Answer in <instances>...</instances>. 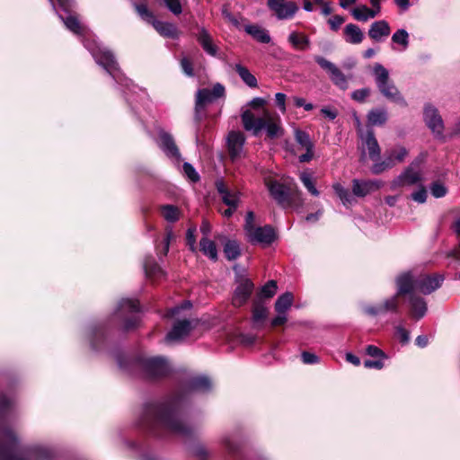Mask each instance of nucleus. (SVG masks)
<instances>
[{"label":"nucleus","instance_id":"7c9ffc66","mask_svg":"<svg viewBox=\"0 0 460 460\" xmlns=\"http://www.w3.org/2000/svg\"><path fill=\"white\" fill-rule=\"evenodd\" d=\"M351 15L358 22H367L376 17V12L372 11L366 4H360L351 10Z\"/></svg>","mask_w":460,"mask_h":460},{"label":"nucleus","instance_id":"39448f33","mask_svg":"<svg viewBox=\"0 0 460 460\" xmlns=\"http://www.w3.org/2000/svg\"><path fill=\"white\" fill-rule=\"evenodd\" d=\"M412 281L408 275H400L396 279L397 292L394 296L387 298L382 305L377 306H367L365 312L370 315H378L386 313H397L399 308V296L412 292Z\"/></svg>","mask_w":460,"mask_h":460},{"label":"nucleus","instance_id":"e2e57ef3","mask_svg":"<svg viewBox=\"0 0 460 460\" xmlns=\"http://www.w3.org/2000/svg\"><path fill=\"white\" fill-rule=\"evenodd\" d=\"M181 69L183 70V72L188 76H193L194 75L192 63H191V61L189 58H181Z\"/></svg>","mask_w":460,"mask_h":460},{"label":"nucleus","instance_id":"ddd939ff","mask_svg":"<svg viewBox=\"0 0 460 460\" xmlns=\"http://www.w3.org/2000/svg\"><path fill=\"white\" fill-rule=\"evenodd\" d=\"M314 60L329 74L332 82L336 86L342 90H346L348 88V80L345 75L333 63L321 56H315Z\"/></svg>","mask_w":460,"mask_h":460},{"label":"nucleus","instance_id":"de8ad7c7","mask_svg":"<svg viewBox=\"0 0 460 460\" xmlns=\"http://www.w3.org/2000/svg\"><path fill=\"white\" fill-rule=\"evenodd\" d=\"M394 165V158L389 156L382 162L375 163L371 168V171L374 174H380L385 170L392 168Z\"/></svg>","mask_w":460,"mask_h":460},{"label":"nucleus","instance_id":"473e14b6","mask_svg":"<svg viewBox=\"0 0 460 460\" xmlns=\"http://www.w3.org/2000/svg\"><path fill=\"white\" fill-rule=\"evenodd\" d=\"M199 247L204 255L208 256L212 261L217 260V251L215 242L207 237H202L199 241Z\"/></svg>","mask_w":460,"mask_h":460},{"label":"nucleus","instance_id":"052dcab7","mask_svg":"<svg viewBox=\"0 0 460 460\" xmlns=\"http://www.w3.org/2000/svg\"><path fill=\"white\" fill-rule=\"evenodd\" d=\"M276 105L279 107V111L284 114L287 111L286 101L287 95L283 93H277L275 95Z\"/></svg>","mask_w":460,"mask_h":460},{"label":"nucleus","instance_id":"69168bd1","mask_svg":"<svg viewBox=\"0 0 460 460\" xmlns=\"http://www.w3.org/2000/svg\"><path fill=\"white\" fill-rule=\"evenodd\" d=\"M191 307V304L190 301H184L180 306H175L171 308L168 313L167 316L172 317L176 315L182 309H189Z\"/></svg>","mask_w":460,"mask_h":460},{"label":"nucleus","instance_id":"f8f14e48","mask_svg":"<svg viewBox=\"0 0 460 460\" xmlns=\"http://www.w3.org/2000/svg\"><path fill=\"white\" fill-rule=\"evenodd\" d=\"M294 138L297 144V149L305 150V153L298 156L300 163L310 162L314 155V144L309 134L300 128L294 129Z\"/></svg>","mask_w":460,"mask_h":460},{"label":"nucleus","instance_id":"13d9d810","mask_svg":"<svg viewBox=\"0 0 460 460\" xmlns=\"http://www.w3.org/2000/svg\"><path fill=\"white\" fill-rule=\"evenodd\" d=\"M385 358L367 359L364 361L366 368L382 369L384 367V360Z\"/></svg>","mask_w":460,"mask_h":460},{"label":"nucleus","instance_id":"8fccbe9b","mask_svg":"<svg viewBox=\"0 0 460 460\" xmlns=\"http://www.w3.org/2000/svg\"><path fill=\"white\" fill-rule=\"evenodd\" d=\"M182 167L184 173L191 181L196 182L199 180L198 172L190 164L184 163Z\"/></svg>","mask_w":460,"mask_h":460},{"label":"nucleus","instance_id":"6e6d98bb","mask_svg":"<svg viewBox=\"0 0 460 460\" xmlns=\"http://www.w3.org/2000/svg\"><path fill=\"white\" fill-rule=\"evenodd\" d=\"M395 334L402 344L408 343L410 340L409 332L402 326L399 325L395 328Z\"/></svg>","mask_w":460,"mask_h":460},{"label":"nucleus","instance_id":"58836bf2","mask_svg":"<svg viewBox=\"0 0 460 460\" xmlns=\"http://www.w3.org/2000/svg\"><path fill=\"white\" fill-rule=\"evenodd\" d=\"M299 179L311 195L314 197H318L320 195V192L315 187L312 173L302 172L299 175Z\"/></svg>","mask_w":460,"mask_h":460},{"label":"nucleus","instance_id":"a211bd4d","mask_svg":"<svg viewBox=\"0 0 460 460\" xmlns=\"http://www.w3.org/2000/svg\"><path fill=\"white\" fill-rule=\"evenodd\" d=\"M424 120L431 131L438 136H442L444 129V123L441 116L438 114V110L427 104L424 108Z\"/></svg>","mask_w":460,"mask_h":460},{"label":"nucleus","instance_id":"680f3d73","mask_svg":"<svg viewBox=\"0 0 460 460\" xmlns=\"http://www.w3.org/2000/svg\"><path fill=\"white\" fill-rule=\"evenodd\" d=\"M222 15L226 20L232 23L235 28L241 29V23L238 18L231 13L226 8L222 10Z\"/></svg>","mask_w":460,"mask_h":460},{"label":"nucleus","instance_id":"864d4df0","mask_svg":"<svg viewBox=\"0 0 460 460\" xmlns=\"http://www.w3.org/2000/svg\"><path fill=\"white\" fill-rule=\"evenodd\" d=\"M430 191L435 198H442L447 194V188L440 182H435L431 185Z\"/></svg>","mask_w":460,"mask_h":460},{"label":"nucleus","instance_id":"423d86ee","mask_svg":"<svg viewBox=\"0 0 460 460\" xmlns=\"http://www.w3.org/2000/svg\"><path fill=\"white\" fill-rule=\"evenodd\" d=\"M254 220V213L252 211L247 212L243 226L247 241L252 244L270 245L277 237L274 228L270 225L256 226Z\"/></svg>","mask_w":460,"mask_h":460},{"label":"nucleus","instance_id":"cd10ccee","mask_svg":"<svg viewBox=\"0 0 460 460\" xmlns=\"http://www.w3.org/2000/svg\"><path fill=\"white\" fill-rule=\"evenodd\" d=\"M246 33L251 35L253 39L261 43H270V36L266 29L261 28L259 25L249 24L244 27Z\"/></svg>","mask_w":460,"mask_h":460},{"label":"nucleus","instance_id":"37998d69","mask_svg":"<svg viewBox=\"0 0 460 460\" xmlns=\"http://www.w3.org/2000/svg\"><path fill=\"white\" fill-rule=\"evenodd\" d=\"M224 252L227 260H235L241 253L239 244L235 241H227L224 247Z\"/></svg>","mask_w":460,"mask_h":460},{"label":"nucleus","instance_id":"e433bc0d","mask_svg":"<svg viewBox=\"0 0 460 460\" xmlns=\"http://www.w3.org/2000/svg\"><path fill=\"white\" fill-rule=\"evenodd\" d=\"M234 69L236 73L239 75V76L242 78V80L250 87H256L257 86V79L256 77L250 73V71L243 66L240 64H236L234 66Z\"/></svg>","mask_w":460,"mask_h":460},{"label":"nucleus","instance_id":"5fc2aeb1","mask_svg":"<svg viewBox=\"0 0 460 460\" xmlns=\"http://www.w3.org/2000/svg\"><path fill=\"white\" fill-rule=\"evenodd\" d=\"M344 22L345 18L341 15H334L328 20L330 28L333 31H337Z\"/></svg>","mask_w":460,"mask_h":460},{"label":"nucleus","instance_id":"f3484780","mask_svg":"<svg viewBox=\"0 0 460 460\" xmlns=\"http://www.w3.org/2000/svg\"><path fill=\"white\" fill-rule=\"evenodd\" d=\"M417 167V165L411 164L403 172L392 181L391 188L394 190L406 185H413L420 181V174Z\"/></svg>","mask_w":460,"mask_h":460},{"label":"nucleus","instance_id":"338daca9","mask_svg":"<svg viewBox=\"0 0 460 460\" xmlns=\"http://www.w3.org/2000/svg\"><path fill=\"white\" fill-rule=\"evenodd\" d=\"M194 232H195V229H188L187 231V234H186V239H187V243H188V245L190 246V249L192 251V252H195L196 251V238H195V234H194Z\"/></svg>","mask_w":460,"mask_h":460},{"label":"nucleus","instance_id":"79ce46f5","mask_svg":"<svg viewBox=\"0 0 460 460\" xmlns=\"http://www.w3.org/2000/svg\"><path fill=\"white\" fill-rule=\"evenodd\" d=\"M63 21L69 31L78 35L84 34V27L80 23L79 20L75 16L69 15Z\"/></svg>","mask_w":460,"mask_h":460},{"label":"nucleus","instance_id":"a19ab883","mask_svg":"<svg viewBox=\"0 0 460 460\" xmlns=\"http://www.w3.org/2000/svg\"><path fill=\"white\" fill-rule=\"evenodd\" d=\"M118 309L121 313H137L140 310V305L137 300L125 298L121 299Z\"/></svg>","mask_w":460,"mask_h":460},{"label":"nucleus","instance_id":"f03ea898","mask_svg":"<svg viewBox=\"0 0 460 460\" xmlns=\"http://www.w3.org/2000/svg\"><path fill=\"white\" fill-rule=\"evenodd\" d=\"M52 456V451L37 446L22 450L13 432L8 429H0V460H45Z\"/></svg>","mask_w":460,"mask_h":460},{"label":"nucleus","instance_id":"f257e3e1","mask_svg":"<svg viewBox=\"0 0 460 460\" xmlns=\"http://www.w3.org/2000/svg\"><path fill=\"white\" fill-rule=\"evenodd\" d=\"M181 396H173L164 402H150L144 407L140 425L150 432L160 436V430L188 437L192 428L179 418Z\"/></svg>","mask_w":460,"mask_h":460},{"label":"nucleus","instance_id":"4468645a","mask_svg":"<svg viewBox=\"0 0 460 460\" xmlns=\"http://www.w3.org/2000/svg\"><path fill=\"white\" fill-rule=\"evenodd\" d=\"M380 180L353 179L351 181L352 194L357 198H365L383 187Z\"/></svg>","mask_w":460,"mask_h":460},{"label":"nucleus","instance_id":"20e7f679","mask_svg":"<svg viewBox=\"0 0 460 460\" xmlns=\"http://www.w3.org/2000/svg\"><path fill=\"white\" fill-rule=\"evenodd\" d=\"M264 183L271 198L282 208H298L303 207V194L297 188L290 190L285 184L271 178H265Z\"/></svg>","mask_w":460,"mask_h":460},{"label":"nucleus","instance_id":"4d7b16f0","mask_svg":"<svg viewBox=\"0 0 460 460\" xmlns=\"http://www.w3.org/2000/svg\"><path fill=\"white\" fill-rule=\"evenodd\" d=\"M172 236H173V234H172V230L167 231L166 235L164 240L163 247L162 248L157 247L158 254H162L164 256H165L167 254V252L169 251L170 241L172 238Z\"/></svg>","mask_w":460,"mask_h":460},{"label":"nucleus","instance_id":"7ed1b4c3","mask_svg":"<svg viewBox=\"0 0 460 460\" xmlns=\"http://www.w3.org/2000/svg\"><path fill=\"white\" fill-rule=\"evenodd\" d=\"M243 128L258 136L262 129L270 139L283 136L284 128L280 117L268 110H263L261 117H256L250 110L244 111L241 115Z\"/></svg>","mask_w":460,"mask_h":460},{"label":"nucleus","instance_id":"1a4fd4ad","mask_svg":"<svg viewBox=\"0 0 460 460\" xmlns=\"http://www.w3.org/2000/svg\"><path fill=\"white\" fill-rule=\"evenodd\" d=\"M226 94L225 86L219 83L213 85L212 89L202 88L199 89L196 93L195 100V112L199 113L204 111L205 107L216 102L217 99L224 97Z\"/></svg>","mask_w":460,"mask_h":460},{"label":"nucleus","instance_id":"c9c22d12","mask_svg":"<svg viewBox=\"0 0 460 460\" xmlns=\"http://www.w3.org/2000/svg\"><path fill=\"white\" fill-rule=\"evenodd\" d=\"M332 189L343 205L348 206L355 202L352 195L340 182L333 183Z\"/></svg>","mask_w":460,"mask_h":460},{"label":"nucleus","instance_id":"2eb2a0df","mask_svg":"<svg viewBox=\"0 0 460 460\" xmlns=\"http://www.w3.org/2000/svg\"><path fill=\"white\" fill-rule=\"evenodd\" d=\"M245 136L241 131H230L226 137L227 150L232 161L240 159L243 153Z\"/></svg>","mask_w":460,"mask_h":460},{"label":"nucleus","instance_id":"bf43d9fd","mask_svg":"<svg viewBox=\"0 0 460 460\" xmlns=\"http://www.w3.org/2000/svg\"><path fill=\"white\" fill-rule=\"evenodd\" d=\"M301 358L304 364L312 365L319 362V357L308 351H304Z\"/></svg>","mask_w":460,"mask_h":460},{"label":"nucleus","instance_id":"2f4dec72","mask_svg":"<svg viewBox=\"0 0 460 460\" xmlns=\"http://www.w3.org/2000/svg\"><path fill=\"white\" fill-rule=\"evenodd\" d=\"M387 120V112L385 109H373L367 114V121L371 126H382Z\"/></svg>","mask_w":460,"mask_h":460},{"label":"nucleus","instance_id":"4be33fe9","mask_svg":"<svg viewBox=\"0 0 460 460\" xmlns=\"http://www.w3.org/2000/svg\"><path fill=\"white\" fill-rule=\"evenodd\" d=\"M217 190L222 201L228 207H238L240 196L238 191H231L226 186L223 180H217L215 183Z\"/></svg>","mask_w":460,"mask_h":460},{"label":"nucleus","instance_id":"49530a36","mask_svg":"<svg viewBox=\"0 0 460 460\" xmlns=\"http://www.w3.org/2000/svg\"><path fill=\"white\" fill-rule=\"evenodd\" d=\"M134 5L141 19L148 23L153 24L156 19L154 13L147 8V6L144 4H135Z\"/></svg>","mask_w":460,"mask_h":460},{"label":"nucleus","instance_id":"0eeeda50","mask_svg":"<svg viewBox=\"0 0 460 460\" xmlns=\"http://www.w3.org/2000/svg\"><path fill=\"white\" fill-rule=\"evenodd\" d=\"M373 75L376 86L383 96L401 106H407L405 99L390 79L389 72L383 65L379 63L375 64Z\"/></svg>","mask_w":460,"mask_h":460},{"label":"nucleus","instance_id":"412c9836","mask_svg":"<svg viewBox=\"0 0 460 460\" xmlns=\"http://www.w3.org/2000/svg\"><path fill=\"white\" fill-rule=\"evenodd\" d=\"M360 138L362 140L364 148L367 150L370 159L373 161L377 160L380 156L381 150L377 140L375 137L373 129H367L366 134H361Z\"/></svg>","mask_w":460,"mask_h":460},{"label":"nucleus","instance_id":"603ef678","mask_svg":"<svg viewBox=\"0 0 460 460\" xmlns=\"http://www.w3.org/2000/svg\"><path fill=\"white\" fill-rule=\"evenodd\" d=\"M366 353L374 358H386V355L384 353V351L375 345L367 346Z\"/></svg>","mask_w":460,"mask_h":460},{"label":"nucleus","instance_id":"6ab92c4d","mask_svg":"<svg viewBox=\"0 0 460 460\" xmlns=\"http://www.w3.org/2000/svg\"><path fill=\"white\" fill-rule=\"evenodd\" d=\"M193 321L180 320L174 323L172 330L167 333L166 341H179L187 337L193 329Z\"/></svg>","mask_w":460,"mask_h":460},{"label":"nucleus","instance_id":"dca6fc26","mask_svg":"<svg viewBox=\"0 0 460 460\" xmlns=\"http://www.w3.org/2000/svg\"><path fill=\"white\" fill-rule=\"evenodd\" d=\"M254 288V285L249 279H243L238 283L237 287L234 289L233 297H232V305L234 307H240L243 305L249 297L251 296Z\"/></svg>","mask_w":460,"mask_h":460},{"label":"nucleus","instance_id":"09e8293b","mask_svg":"<svg viewBox=\"0 0 460 460\" xmlns=\"http://www.w3.org/2000/svg\"><path fill=\"white\" fill-rule=\"evenodd\" d=\"M277 289L276 281L270 280L261 288L260 296L262 298H271L275 296Z\"/></svg>","mask_w":460,"mask_h":460},{"label":"nucleus","instance_id":"f704fd0d","mask_svg":"<svg viewBox=\"0 0 460 460\" xmlns=\"http://www.w3.org/2000/svg\"><path fill=\"white\" fill-rule=\"evenodd\" d=\"M189 388L192 391L206 392L211 388V382L207 376H195L190 379Z\"/></svg>","mask_w":460,"mask_h":460},{"label":"nucleus","instance_id":"72a5a7b5","mask_svg":"<svg viewBox=\"0 0 460 460\" xmlns=\"http://www.w3.org/2000/svg\"><path fill=\"white\" fill-rule=\"evenodd\" d=\"M293 303V295L290 292H286L279 296L275 303V310L278 314L286 313Z\"/></svg>","mask_w":460,"mask_h":460},{"label":"nucleus","instance_id":"4c0bfd02","mask_svg":"<svg viewBox=\"0 0 460 460\" xmlns=\"http://www.w3.org/2000/svg\"><path fill=\"white\" fill-rule=\"evenodd\" d=\"M146 275L148 278H160L164 275L161 267L151 259H146L144 262Z\"/></svg>","mask_w":460,"mask_h":460},{"label":"nucleus","instance_id":"c756f323","mask_svg":"<svg viewBox=\"0 0 460 460\" xmlns=\"http://www.w3.org/2000/svg\"><path fill=\"white\" fill-rule=\"evenodd\" d=\"M410 304L411 307V313L414 318L417 320L422 318L427 312V305L423 298L411 295Z\"/></svg>","mask_w":460,"mask_h":460},{"label":"nucleus","instance_id":"bb28decb","mask_svg":"<svg viewBox=\"0 0 460 460\" xmlns=\"http://www.w3.org/2000/svg\"><path fill=\"white\" fill-rule=\"evenodd\" d=\"M152 25L155 31L164 37L176 39L179 36L176 26L171 22L155 20Z\"/></svg>","mask_w":460,"mask_h":460},{"label":"nucleus","instance_id":"0e129e2a","mask_svg":"<svg viewBox=\"0 0 460 460\" xmlns=\"http://www.w3.org/2000/svg\"><path fill=\"white\" fill-rule=\"evenodd\" d=\"M411 199L418 203H424L427 199V191L424 188L419 189L411 194Z\"/></svg>","mask_w":460,"mask_h":460},{"label":"nucleus","instance_id":"c03bdc74","mask_svg":"<svg viewBox=\"0 0 460 460\" xmlns=\"http://www.w3.org/2000/svg\"><path fill=\"white\" fill-rule=\"evenodd\" d=\"M268 309L261 302H255L252 308V321L261 323L266 319Z\"/></svg>","mask_w":460,"mask_h":460},{"label":"nucleus","instance_id":"c85d7f7f","mask_svg":"<svg viewBox=\"0 0 460 460\" xmlns=\"http://www.w3.org/2000/svg\"><path fill=\"white\" fill-rule=\"evenodd\" d=\"M288 42L292 47L298 50H305L309 48L310 40L309 38L301 32L292 31L288 35Z\"/></svg>","mask_w":460,"mask_h":460},{"label":"nucleus","instance_id":"774afa93","mask_svg":"<svg viewBox=\"0 0 460 460\" xmlns=\"http://www.w3.org/2000/svg\"><path fill=\"white\" fill-rule=\"evenodd\" d=\"M293 101L296 107H303L305 111H311L314 108L312 103H307L302 97H294Z\"/></svg>","mask_w":460,"mask_h":460},{"label":"nucleus","instance_id":"b1692460","mask_svg":"<svg viewBox=\"0 0 460 460\" xmlns=\"http://www.w3.org/2000/svg\"><path fill=\"white\" fill-rule=\"evenodd\" d=\"M344 40L349 44H359L364 40V33L361 29L354 23H349L343 30Z\"/></svg>","mask_w":460,"mask_h":460},{"label":"nucleus","instance_id":"a18cd8bd","mask_svg":"<svg viewBox=\"0 0 460 460\" xmlns=\"http://www.w3.org/2000/svg\"><path fill=\"white\" fill-rule=\"evenodd\" d=\"M392 41L394 44L401 45L405 50L409 46V34L404 29L397 30L392 36Z\"/></svg>","mask_w":460,"mask_h":460},{"label":"nucleus","instance_id":"aec40b11","mask_svg":"<svg viewBox=\"0 0 460 460\" xmlns=\"http://www.w3.org/2000/svg\"><path fill=\"white\" fill-rule=\"evenodd\" d=\"M146 372L149 377L164 376L169 372V366L163 358H152L145 360Z\"/></svg>","mask_w":460,"mask_h":460},{"label":"nucleus","instance_id":"9d476101","mask_svg":"<svg viewBox=\"0 0 460 460\" xmlns=\"http://www.w3.org/2000/svg\"><path fill=\"white\" fill-rule=\"evenodd\" d=\"M402 275H408L412 281V292L417 290L424 295H429L438 289L444 280L441 275H419L414 277L411 271L405 272Z\"/></svg>","mask_w":460,"mask_h":460},{"label":"nucleus","instance_id":"ea45409f","mask_svg":"<svg viewBox=\"0 0 460 460\" xmlns=\"http://www.w3.org/2000/svg\"><path fill=\"white\" fill-rule=\"evenodd\" d=\"M161 212L164 218L171 223L176 222L180 217V210L173 205L162 206Z\"/></svg>","mask_w":460,"mask_h":460},{"label":"nucleus","instance_id":"9b49d317","mask_svg":"<svg viewBox=\"0 0 460 460\" xmlns=\"http://www.w3.org/2000/svg\"><path fill=\"white\" fill-rule=\"evenodd\" d=\"M267 5L279 20L292 19L299 10L296 3L290 0H268Z\"/></svg>","mask_w":460,"mask_h":460},{"label":"nucleus","instance_id":"5701e85b","mask_svg":"<svg viewBox=\"0 0 460 460\" xmlns=\"http://www.w3.org/2000/svg\"><path fill=\"white\" fill-rule=\"evenodd\" d=\"M391 33L389 23L385 20L374 22L368 30V36L375 41H382Z\"/></svg>","mask_w":460,"mask_h":460},{"label":"nucleus","instance_id":"a878e982","mask_svg":"<svg viewBox=\"0 0 460 460\" xmlns=\"http://www.w3.org/2000/svg\"><path fill=\"white\" fill-rule=\"evenodd\" d=\"M197 40L206 53L212 57L217 56L218 49L213 43L211 36L205 28L200 29Z\"/></svg>","mask_w":460,"mask_h":460},{"label":"nucleus","instance_id":"393cba45","mask_svg":"<svg viewBox=\"0 0 460 460\" xmlns=\"http://www.w3.org/2000/svg\"><path fill=\"white\" fill-rule=\"evenodd\" d=\"M160 148L169 156L179 157L180 152L174 143L172 137L166 132L160 133Z\"/></svg>","mask_w":460,"mask_h":460},{"label":"nucleus","instance_id":"6e6552de","mask_svg":"<svg viewBox=\"0 0 460 460\" xmlns=\"http://www.w3.org/2000/svg\"><path fill=\"white\" fill-rule=\"evenodd\" d=\"M84 46L89 49L96 63L102 66L115 80H118L119 67L112 52L96 42H85Z\"/></svg>","mask_w":460,"mask_h":460},{"label":"nucleus","instance_id":"3c124183","mask_svg":"<svg viewBox=\"0 0 460 460\" xmlns=\"http://www.w3.org/2000/svg\"><path fill=\"white\" fill-rule=\"evenodd\" d=\"M370 90L368 88H361L351 93V98L358 102H363L369 96Z\"/></svg>","mask_w":460,"mask_h":460}]
</instances>
